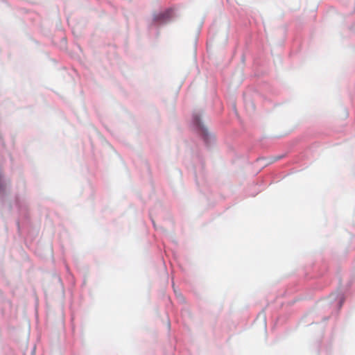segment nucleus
<instances>
[{"label": "nucleus", "mask_w": 355, "mask_h": 355, "mask_svg": "<svg viewBox=\"0 0 355 355\" xmlns=\"http://www.w3.org/2000/svg\"><path fill=\"white\" fill-rule=\"evenodd\" d=\"M171 11L167 10L155 15L154 19L155 21L164 22L170 18Z\"/></svg>", "instance_id": "obj_1"}, {"label": "nucleus", "mask_w": 355, "mask_h": 355, "mask_svg": "<svg viewBox=\"0 0 355 355\" xmlns=\"http://www.w3.org/2000/svg\"><path fill=\"white\" fill-rule=\"evenodd\" d=\"M194 121H195V123H196V124L197 125H199V126L200 125V119H199V118H198V117L195 116V118H194Z\"/></svg>", "instance_id": "obj_2"}]
</instances>
